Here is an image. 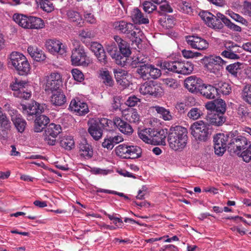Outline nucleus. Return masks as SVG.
<instances>
[{
	"label": "nucleus",
	"mask_w": 251,
	"mask_h": 251,
	"mask_svg": "<svg viewBox=\"0 0 251 251\" xmlns=\"http://www.w3.org/2000/svg\"><path fill=\"white\" fill-rule=\"evenodd\" d=\"M46 49L52 54L58 53L63 54L66 51V49L62 43L57 40H49L46 42Z\"/></svg>",
	"instance_id": "a211bd4d"
},
{
	"label": "nucleus",
	"mask_w": 251,
	"mask_h": 251,
	"mask_svg": "<svg viewBox=\"0 0 251 251\" xmlns=\"http://www.w3.org/2000/svg\"><path fill=\"white\" fill-rule=\"evenodd\" d=\"M241 11L244 15L251 16V2L245 1L241 6Z\"/></svg>",
	"instance_id": "052dcab7"
},
{
	"label": "nucleus",
	"mask_w": 251,
	"mask_h": 251,
	"mask_svg": "<svg viewBox=\"0 0 251 251\" xmlns=\"http://www.w3.org/2000/svg\"><path fill=\"white\" fill-rule=\"evenodd\" d=\"M178 6L179 10L184 13L188 14L192 12L191 4L189 1L179 0Z\"/></svg>",
	"instance_id": "8fccbe9b"
},
{
	"label": "nucleus",
	"mask_w": 251,
	"mask_h": 251,
	"mask_svg": "<svg viewBox=\"0 0 251 251\" xmlns=\"http://www.w3.org/2000/svg\"><path fill=\"white\" fill-rule=\"evenodd\" d=\"M88 132L95 140H98L102 135V131L98 123L91 124L88 128Z\"/></svg>",
	"instance_id": "2f4dec72"
},
{
	"label": "nucleus",
	"mask_w": 251,
	"mask_h": 251,
	"mask_svg": "<svg viewBox=\"0 0 251 251\" xmlns=\"http://www.w3.org/2000/svg\"><path fill=\"white\" fill-rule=\"evenodd\" d=\"M50 122V119L44 115L37 116L35 120L34 130L36 132H41L45 126Z\"/></svg>",
	"instance_id": "c85d7f7f"
},
{
	"label": "nucleus",
	"mask_w": 251,
	"mask_h": 251,
	"mask_svg": "<svg viewBox=\"0 0 251 251\" xmlns=\"http://www.w3.org/2000/svg\"><path fill=\"white\" fill-rule=\"evenodd\" d=\"M73 44L76 45V46L72 51L71 62L72 65L76 66H88L91 63V60L87 56L83 47L79 45L78 42L76 40L73 41Z\"/></svg>",
	"instance_id": "20e7f679"
},
{
	"label": "nucleus",
	"mask_w": 251,
	"mask_h": 251,
	"mask_svg": "<svg viewBox=\"0 0 251 251\" xmlns=\"http://www.w3.org/2000/svg\"><path fill=\"white\" fill-rule=\"evenodd\" d=\"M0 125L1 126L5 129H9L11 127V122L4 113L0 107Z\"/></svg>",
	"instance_id": "de8ad7c7"
},
{
	"label": "nucleus",
	"mask_w": 251,
	"mask_h": 251,
	"mask_svg": "<svg viewBox=\"0 0 251 251\" xmlns=\"http://www.w3.org/2000/svg\"><path fill=\"white\" fill-rule=\"evenodd\" d=\"M242 65V63L237 62L228 65L226 67V69L229 73L234 76H236L238 71L241 69V66Z\"/></svg>",
	"instance_id": "864d4df0"
},
{
	"label": "nucleus",
	"mask_w": 251,
	"mask_h": 251,
	"mask_svg": "<svg viewBox=\"0 0 251 251\" xmlns=\"http://www.w3.org/2000/svg\"><path fill=\"white\" fill-rule=\"evenodd\" d=\"M113 125L125 134L130 135L133 132V130L131 126L119 117H115L113 119Z\"/></svg>",
	"instance_id": "4be33fe9"
},
{
	"label": "nucleus",
	"mask_w": 251,
	"mask_h": 251,
	"mask_svg": "<svg viewBox=\"0 0 251 251\" xmlns=\"http://www.w3.org/2000/svg\"><path fill=\"white\" fill-rule=\"evenodd\" d=\"M201 94L208 99H214L218 95L216 87L210 85H203L201 89Z\"/></svg>",
	"instance_id": "7c9ffc66"
},
{
	"label": "nucleus",
	"mask_w": 251,
	"mask_h": 251,
	"mask_svg": "<svg viewBox=\"0 0 251 251\" xmlns=\"http://www.w3.org/2000/svg\"><path fill=\"white\" fill-rule=\"evenodd\" d=\"M201 19L210 27L214 29H221L223 27L224 18H226L223 14L218 12L216 15L207 11H202L200 13Z\"/></svg>",
	"instance_id": "6e6552de"
},
{
	"label": "nucleus",
	"mask_w": 251,
	"mask_h": 251,
	"mask_svg": "<svg viewBox=\"0 0 251 251\" xmlns=\"http://www.w3.org/2000/svg\"><path fill=\"white\" fill-rule=\"evenodd\" d=\"M51 103L55 106H62L66 102V97L61 89L51 92Z\"/></svg>",
	"instance_id": "5701e85b"
},
{
	"label": "nucleus",
	"mask_w": 251,
	"mask_h": 251,
	"mask_svg": "<svg viewBox=\"0 0 251 251\" xmlns=\"http://www.w3.org/2000/svg\"><path fill=\"white\" fill-rule=\"evenodd\" d=\"M91 50L95 53L99 62L105 65L107 63L106 56L102 45L97 42H93L90 47Z\"/></svg>",
	"instance_id": "aec40b11"
},
{
	"label": "nucleus",
	"mask_w": 251,
	"mask_h": 251,
	"mask_svg": "<svg viewBox=\"0 0 251 251\" xmlns=\"http://www.w3.org/2000/svg\"><path fill=\"white\" fill-rule=\"evenodd\" d=\"M190 131L195 139L201 142L207 141L211 135L208 126L203 121L193 123L190 126Z\"/></svg>",
	"instance_id": "39448f33"
},
{
	"label": "nucleus",
	"mask_w": 251,
	"mask_h": 251,
	"mask_svg": "<svg viewBox=\"0 0 251 251\" xmlns=\"http://www.w3.org/2000/svg\"><path fill=\"white\" fill-rule=\"evenodd\" d=\"M116 62V63L122 66H125L129 64V58H128L127 55H121L119 52L113 57Z\"/></svg>",
	"instance_id": "3c124183"
},
{
	"label": "nucleus",
	"mask_w": 251,
	"mask_h": 251,
	"mask_svg": "<svg viewBox=\"0 0 251 251\" xmlns=\"http://www.w3.org/2000/svg\"><path fill=\"white\" fill-rule=\"evenodd\" d=\"M27 50L31 58L36 61H43L46 58L44 52L36 46H30L27 48Z\"/></svg>",
	"instance_id": "bb28decb"
},
{
	"label": "nucleus",
	"mask_w": 251,
	"mask_h": 251,
	"mask_svg": "<svg viewBox=\"0 0 251 251\" xmlns=\"http://www.w3.org/2000/svg\"><path fill=\"white\" fill-rule=\"evenodd\" d=\"M233 135L232 133H219L214 137V148L216 154L220 156L224 153L226 150L227 143H229L230 138Z\"/></svg>",
	"instance_id": "9d476101"
},
{
	"label": "nucleus",
	"mask_w": 251,
	"mask_h": 251,
	"mask_svg": "<svg viewBox=\"0 0 251 251\" xmlns=\"http://www.w3.org/2000/svg\"><path fill=\"white\" fill-rule=\"evenodd\" d=\"M238 155L241 157L245 162H250L251 161V144L246 150L241 151L240 154Z\"/></svg>",
	"instance_id": "4d7b16f0"
},
{
	"label": "nucleus",
	"mask_w": 251,
	"mask_h": 251,
	"mask_svg": "<svg viewBox=\"0 0 251 251\" xmlns=\"http://www.w3.org/2000/svg\"><path fill=\"white\" fill-rule=\"evenodd\" d=\"M80 155L84 158L88 159L93 155V150L85 139H83L79 145Z\"/></svg>",
	"instance_id": "a878e982"
},
{
	"label": "nucleus",
	"mask_w": 251,
	"mask_h": 251,
	"mask_svg": "<svg viewBox=\"0 0 251 251\" xmlns=\"http://www.w3.org/2000/svg\"><path fill=\"white\" fill-rule=\"evenodd\" d=\"M131 18L133 22L139 24H147L149 20L145 17L142 12L138 8L134 9L131 14Z\"/></svg>",
	"instance_id": "c756f323"
},
{
	"label": "nucleus",
	"mask_w": 251,
	"mask_h": 251,
	"mask_svg": "<svg viewBox=\"0 0 251 251\" xmlns=\"http://www.w3.org/2000/svg\"><path fill=\"white\" fill-rule=\"evenodd\" d=\"M71 73L74 79L78 82L82 81L84 79V76L79 70L77 69H73L71 71Z\"/></svg>",
	"instance_id": "bf43d9fd"
},
{
	"label": "nucleus",
	"mask_w": 251,
	"mask_h": 251,
	"mask_svg": "<svg viewBox=\"0 0 251 251\" xmlns=\"http://www.w3.org/2000/svg\"><path fill=\"white\" fill-rule=\"evenodd\" d=\"M139 92L144 95H150L158 97L161 95L163 89L158 84H154L152 83H145L140 87Z\"/></svg>",
	"instance_id": "2eb2a0df"
},
{
	"label": "nucleus",
	"mask_w": 251,
	"mask_h": 251,
	"mask_svg": "<svg viewBox=\"0 0 251 251\" xmlns=\"http://www.w3.org/2000/svg\"><path fill=\"white\" fill-rule=\"evenodd\" d=\"M161 75V71L159 69L154 67V66L152 65H150L149 70V76H151L152 78L155 79L159 77Z\"/></svg>",
	"instance_id": "69168bd1"
},
{
	"label": "nucleus",
	"mask_w": 251,
	"mask_h": 251,
	"mask_svg": "<svg viewBox=\"0 0 251 251\" xmlns=\"http://www.w3.org/2000/svg\"><path fill=\"white\" fill-rule=\"evenodd\" d=\"M206 120L209 124L216 126L222 125L225 121L223 114L216 112H208Z\"/></svg>",
	"instance_id": "cd10ccee"
},
{
	"label": "nucleus",
	"mask_w": 251,
	"mask_h": 251,
	"mask_svg": "<svg viewBox=\"0 0 251 251\" xmlns=\"http://www.w3.org/2000/svg\"><path fill=\"white\" fill-rule=\"evenodd\" d=\"M100 75L103 82L105 85L109 87L113 86L114 81L109 71L107 70H102L100 72Z\"/></svg>",
	"instance_id": "79ce46f5"
},
{
	"label": "nucleus",
	"mask_w": 251,
	"mask_h": 251,
	"mask_svg": "<svg viewBox=\"0 0 251 251\" xmlns=\"http://www.w3.org/2000/svg\"><path fill=\"white\" fill-rule=\"evenodd\" d=\"M128 120L131 123L136 124L139 123L140 120V116L136 110L133 109L130 112Z\"/></svg>",
	"instance_id": "0e129e2a"
},
{
	"label": "nucleus",
	"mask_w": 251,
	"mask_h": 251,
	"mask_svg": "<svg viewBox=\"0 0 251 251\" xmlns=\"http://www.w3.org/2000/svg\"><path fill=\"white\" fill-rule=\"evenodd\" d=\"M112 26L114 30L116 31L127 35V34L129 33V31L131 30L132 28H133V24L122 20L114 22L112 24Z\"/></svg>",
	"instance_id": "393cba45"
},
{
	"label": "nucleus",
	"mask_w": 251,
	"mask_h": 251,
	"mask_svg": "<svg viewBox=\"0 0 251 251\" xmlns=\"http://www.w3.org/2000/svg\"><path fill=\"white\" fill-rule=\"evenodd\" d=\"M163 130L157 131L151 128L140 129L138 134L139 138L148 144H152L153 142L164 143L166 136L163 135Z\"/></svg>",
	"instance_id": "423d86ee"
},
{
	"label": "nucleus",
	"mask_w": 251,
	"mask_h": 251,
	"mask_svg": "<svg viewBox=\"0 0 251 251\" xmlns=\"http://www.w3.org/2000/svg\"><path fill=\"white\" fill-rule=\"evenodd\" d=\"M164 84L171 88L175 89L178 87L179 84L177 81L172 78H167L163 80Z\"/></svg>",
	"instance_id": "e2e57ef3"
},
{
	"label": "nucleus",
	"mask_w": 251,
	"mask_h": 251,
	"mask_svg": "<svg viewBox=\"0 0 251 251\" xmlns=\"http://www.w3.org/2000/svg\"><path fill=\"white\" fill-rule=\"evenodd\" d=\"M215 112L217 113H223L226 111V105L225 102L222 99L216 100Z\"/></svg>",
	"instance_id": "6e6d98bb"
},
{
	"label": "nucleus",
	"mask_w": 251,
	"mask_h": 251,
	"mask_svg": "<svg viewBox=\"0 0 251 251\" xmlns=\"http://www.w3.org/2000/svg\"><path fill=\"white\" fill-rule=\"evenodd\" d=\"M62 84V78L61 74L58 72H52L46 76L43 82V87L47 92H52L60 90Z\"/></svg>",
	"instance_id": "1a4fd4ad"
},
{
	"label": "nucleus",
	"mask_w": 251,
	"mask_h": 251,
	"mask_svg": "<svg viewBox=\"0 0 251 251\" xmlns=\"http://www.w3.org/2000/svg\"><path fill=\"white\" fill-rule=\"evenodd\" d=\"M202 60L204 67L210 72L215 73L218 70L217 67L222 66L225 62L219 56H205Z\"/></svg>",
	"instance_id": "4468645a"
},
{
	"label": "nucleus",
	"mask_w": 251,
	"mask_h": 251,
	"mask_svg": "<svg viewBox=\"0 0 251 251\" xmlns=\"http://www.w3.org/2000/svg\"><path fill=\"white\" fill-rule=\"evenodd\" d=\"M69 108L72 112L79 116L85 115L89 111L86 103L79 100L78 99H75L71 100Z\"/></svg>",
	"instance_id": "dca6fc26"
},
{
	"label": "nucleus",
	"mask_w": 251,
	"mask_h": 251,
	"mask_svg": "<svg viewBox=\"0 0 251 251\" xmlns=\"http://www.w3.org/2000/svg\"><path fill=\"white\" fill-rule=\"evenodd\" d=\"M127 35L132 39H134L135 42H139L141 40L143 36V33L139 28L133 25V28L129 31V33Z\"/></svg>",
	"instance_id": "58836bf2"
},
{
	"label": "nucleus",
	"mask_w": 251,
	"mask_h": 251,
	"mask_svg": "<svg viewBox=\"0 0 251 251\" xmlns=\"http://www.w3.org/2000/svg\"><path fill=\"white\" fill-rule=\"evenodd\" d=\"M154 109L164 120L171 121L173 119V116L169 109L159 106H154Z\"/></svg>",
	"instance_id": "4c0bfd02"
},
{
	"label": "nucleus",
	"mask_w": 251,
	"mask_h": 251,
	"mask_svg": "<svg viewBox=\"0 0 251 251\" xmlns=\"http://www.w3.org/2000/svg\"><path fill=\"white\" fill-rule=\"evenodd\" d=\"M44 106L43 104L33 101L27 105L21 104V109L27 120H31L33 119L34 115L44 111Z\"/></svg>",
	"instance_id": "f8f14e48"
},
{
	"label": "nucleus",
	"mask_w": 251,
	"mask_h": 251,
	"mask_svg": "<svg viewBox=\"0 0 251 251\" xmlns=\"http://www.w3.org/2000/svg\"><path fill=\"white\" fill-rule=\"evenodd\" d=\"M60 144L61 146L66 150H70L74 148L75 142L71 136H67L61 138Z\"/></svg>",
	"instance_id": "ea45409f"
},
{
	"label": "nucleus",
	"mask_w": 251,
	"mask_h": 251,
	"mask_svg": "<svg viewBox=\"0 0 251 251\" xmlns=\"http://www.w3.org/2000/svg\"><path fill=\"white\" fill-rule=\"evenodd\" d=\"M105 49L107 52L113 58L118 53L116 44L114 43H109L105 45Z\"/></svg>",
	"instance_id": "5fc2aeb1"
},
{
	"label": "nucleus",
	"mask_w": 251,
	"mask_h": 251,
	"mask_svg": "<svg viewBox=\"0 0 251 251\" xmlns=\"http://www.w3.org/2000/svg\"><path fill=\"white\" fill-rule=\"evenodd\" d=\"M128 145L123 144L118 146L115 148V152L117 156L122 158L127 159Z\"/></svg>",
	"instance_id": "c03bdc74"
},
{
	"label": "nucleus",
	"mask_w": 251,
	"mask_h": 251,
	"mask_svg": "<svg viewBox=\"0 0 251 251\" xmlns=\"http://www.w3.org/2000/svg\"><path fill=\"white\" fill-rule=\"evenodd\" d=\"M163 67L169 71L184 75H189L193 70L192 64L188 61L164 62Z\"/></svg>",
	"instance_id": "0eeeda50"
},
{
	"label": "nucleus",
	"mask_w": 251,
	"mask_h": 251,
	"mask_svg": "<svg viewBox=\"0 0 251 251\" xmlns=\"http://www.w3.org/2000/svg\"><path fill=\"white\" fill-rule=\"evenodd\" d=\"M144 10L148 13L152 12L156 10V6L149 1H145L143 3Z\"/></svg>",
	"instance_id": "338daca9"
},
{
	"label": "nucleus",
	"mask_w": 251,
	"mask_h": 251,
	"mask_svg": "<svg viewBox=\"0 0 251 251\" xmlns=\"http://www.w3.org/2000/svg\"><path fill=\"white\" fill-rule=\"evenodd\" d=\"M44 27V23L41 18L32 16L29 17L27 28L40 29Z\"/></svg>",
	"instance_id": "72a5a7b5"
},
{
	"label": "nucleus",
	"mask_w": 251,
	"mask_h": 251,
	"mask_svg": "<svg viewBox=\"0 0 251 251\" xmlns=\"http://www.w3.org/2000/svg\"><path fill=\"white\" fill-rule=\"evenodd\" d=\"M247 139L242 136H233L230 138V141L228 143V148L230 151L239 155L248 145Z\"/></svg>",
	"instance_id": "9b49d317"
},
{
	"label": "nucleus",
	"mask_w": 251,
	"mask_h": 251,
	"mask_svg": "<svg viewBox=\"0 0 251 251\" xmlns=\"http://www.w3.org/2000/svg\"><path fill=\"white\" fill-rule=\"evenodd\" d=\"M129 64L132 67H136L138 64H143L146 62L147 58L141 55L138 54L136 56H133L131 59L129 58Z\"/></svg>",
	"instance_id": "a18cd8bd"
},
{
	"label": "nucleus",
	"mask_w": 251,
	"mask_h": 251,
	"mask_svg": "<svg viewBox=\"0 0 251 251\" xmlns=\"http://www.w3.org/2000/svg\"><path fill=\"white\" fill-rule=\"evenodd\" d=\"M11 113V119L13 122L15 127L17 130L22 133L25 129L26 123L25 121L22 118V116L18 113L17 111H13Z\"/></svg>",
	"instance_id": "412c9836"
},
{
	"label": "nucleus",
	"mask_w": 251,
	"mask_h": 251,
	"mask_svg": "<svg viewBox=\"0 0 251 251\" xmlns=\"http://www.w3.org/2000/svg\"><path fill=\"white\" fill-rule=\"evenodd\" d=\"M151 64H142L138 66L137 73L144 79L149 78V70Z\"/></svg>",
	"instance_id": "a19ab883"
},
{
	"label": "nucleus",
	"mask_w": 251,
	"mask_h": 251,
	"mask_svg": "<svg viewBox=\"0 0 251 251\" xmlns=\"http://www.w3.org/2000/svg\"><path fill=\"white\" fill-rule=\"evenodd\" d=\"M215 85L217 90L218 95L221 94L224 95H227L231 92V87L228 83L220 81Z\"/></svg>",
	"instance_id": "f704fd0d"
},
{
	"label": "nucleus",
	"mask_w": 251,
	"mask_h": 251,
	"mask_svg": "<svg viewBox=\"0 0 251 251\" xmlns=\"http://www.w3.org/2000/svg\"><path fill=\"white\" fill-rule=\"evenodd\" d=\"M8 65L14 68L20 75L28 74L30 70V66L26 58L21 53L13 51L8 58Z\"/></svg>",
	"instance_id": "f03ea898"
},
{
	"label": "nucleus",
	"mask_w": 251,
	"mask_h": 251,
	"mask_svg": "<svg viewBox=\"0 0 251 251\" xmlns=\"http://www.w3.org/2000/svg\"><path fill=\"white\" fill-rule=\"evenodd\" d=\"M39 6L47 12H50L54 9L52 3L48 0H39Z\"/></svg>",
	"instance_id": "603ef678"
},
{
	"label": "nucleus",
	"mask_w": 251,
	"mask_h": 251,
	"mask_svg": "<svg viewBox=\"0 0 251 251\" xmlns=\"http://www.w3.org/2000/svg\"><path fill=\"white\" fill-rule=\"evenodd\" d=\"M118 46L120 50L123 55L128 56L130 54V50L126 41L123 42Z\"/></svg>",
	"instance_id": "774afa93"
},
{
	"label": "nucleus",
	"mask_w": 251,
	"mask_h": 251,
	"mask_svg": "<svg viewBox=\"0 0 251 251\" xmlns=\"http://www.w3.org/2000/svg\"><path fill=\"white\" fill-rule=\"evenodd\" d=\"M202 115V111L198 108H192L187 113V117L191 120H196L201 118Z\"/></svg>",
	"instance_id": "09e8293b"
},
{
	"label": "nucleus",
	"mask_w": 251,
	"mask_h": 251,
	"mask_svg": "<svg viewBox=\"0 0 251 251\" xmlns=\"http://www.w3.org/2000/svg\"><path fill=\"white\" fill-rule=\"evenodd\" d=\"M186 41L192 48L198 50L206 49L209 45L206 40L198 36H187L186 37Z\"/></svg>",
	"instance_id": "f3484780"
},
{
	"label": "nucleus",
	"mask_w": 251,
	"mask_h": 251,
	"mask_svg": "<svg viewBox=\"0 0 251 251\" xmlns=\"http://www.w3.org/2000/svg\"><path fill=\"white\" fill-rule=\"evenodd\" d=\"M13 95L17 98L28 100L32 95V86L25 80L15 79L10 84Z\"/></svg>",
	"instance_id": "7ed1b4c3"
},
{
	"label": "nucleus",
	"mask_w": 251,
	"mask_h": 251,
	"mask_svg": "<svg viewBox=\"0 0 251 251\" xmlns=\"http://www.w3.org/2000/svg\"><path fill=\"white\" fill-rule=\"evenodd\" d=\"M29 17L21 14H14L13 16L14 21L21 27L27 28Z\"/></svg>",
	"instance_id": "e433bc0d"
},
{
	"label": "nucleus",
	"mask_w": 251,
	"mask_h": 251,
	"mask_svg": "<svg viewBox=\"0 0 251 251\" xmlns=\"http://www.w3.org/2000/svg\"><path fill=\"white\" fill-rule=\"evenodd\" d=\"M152 2L156 4L162 3L160 6V9L162 13H172L173 8L170 5L165 2V0H151Z\"/></svg>",
	"instance_id": "49530a36"
},
{
	"label": "nucleus",
	"mask_w": 251,
	"mask_h": 251,
	"mask_svg": "<svg viewBox=\"0 0 251 251\" xmlns=\"http://www.w3.org/2000/svg\"><path fill=\"white\" fill-rule=\"evenodd\" d=\"M114 73L117 83L123 88H125L129 85L131 75L128 74L126 71L121 69L115 70Z\"/></svg>",
	"instance_id": "6ab92c4d"
},
{
	"label": "nucleus",
	"mask_w": 251,
	"mask_h": 251,
	"mask_svg": "<svg viewBox=\"0 0 251 251\" xmlns=\"http://www.w3.org/2000/svg\"><path fill=\"white\" fill-rule=\"evenodd\" d=\"M235 52H240L239 49L234 50H224L222 52V55L228 59H238L240 58L239 55L236 54Z\"/></svg>",
	"instance_id": "13d9d810"
},
{
	"label": "nucleus",
	"mask_w": 251,
	"mask_h": 251,
	"mask_svg": "<svg viewBox=\"0 0 251 251\" xmlns=\"http://www.w3.org/2000/svg\"><path fill=\"white\" fill-rule=\"evenodd\" d=\"M168 135L170 148L176 151H181L186 147L188 142L187 130L181 126H176L170 128Z\"/></svg>",
	"instance_id": "f257e3e1"
},
{
	"label": "nucleus",
	"mask_w": 251,
	"mask_h": 251,
	"mask_svg": "<svg viewBox=\"0 0 251 251\" xmlns=\"http://www.w3.org/2000/svg\"><path fill=\"white\" fill-rule=\"evenodd\" d=\"M62 128L59 125L51 123L46 128L44 132V140L49 145L56 144V137L61 132Z\"/></svg>",
	"instance_id": "ddd939ff"
},
{
	"label": "nucleus",
	"mask_w": 251,
	"mask_h": 251,
	"mask_svg": "<svg viewBox=\"0 0 251 251\" xmlns=\"http://www.w3.org/2000/svg\"><path fill=\"white\" fill-rule=\"evenodd\" d=\"M241 97L244 101L251 104V85H246L243 89Z\"/></svg>",
	"instance_id": "37998d69"
},
{
	"label": "nucleus",
	"mask_w": 251,
	"mask_h": 251,
	"mask_svg": "<svg viewBox=\"0 0 251 251\" xmlns=\"http://www.w3.org/2000/svg\"><path fill=\"white\" fill-rule=\"evenodd\" d=\"M127 152V159H136L141 156L142 150L137 146L133 145H128Z\"/></svg>",
	"instance_id": "473e14b6"
},
{
	"label": "nucleus",
	"mask_w": 251,
	"mask_h": 251,
	"mask_svg": "<svg viewBox=\"0 0 251 251\" xmlns=\"http://www.w3.org/2000/svg\"><path fill=\"white\" fill-rule=\"evenodd\" d=\"M201 83V79L195 76L188 77L184 81L186 88L191 92L197 91Z\"/></svg>",
	"instance_id": "b1692460"
},
{
	"label": "nucleus",
	"mask_w": 251,
	"mask_h": 251,
	"mask_svg": "<svg viewBox=\"0 0 251 251\" xmlns=\"http://www.w3.org/2000/svg\"><path fill=\"white\" fill-rule=\"evenodd\" d=\"M68 19L76 25L81 26L83 23L82 18L80 14L77 11L72 10H69L67 13Z\"/></svg>",
	"instance_id": "c9c22d12"
},
{
	"label": "nucleus",
	"mask_w": 251,
	"mask_h": 251,
	"mask_svg": "<svg viewBox=\"0 0 251 251\" xmlns=\"http://www.w3.org/2000/svg\"><path fill=\"white\" fill-rule=\"evenodd\" d=\"M181 52L183 56L185 58H193L201 55L200 52H193L190 50H183Z\"/></svg>",
	"instance_id": "680f3d73"
}]
</instances>
